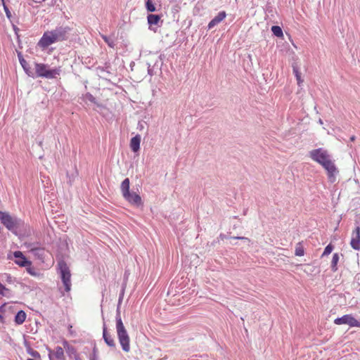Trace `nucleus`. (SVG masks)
I'll use <instances>...</instances> for the list:
<instances>
[{"mask_svg":"<svg viewBox=\"0 0 360 360\" xmlns=\"http://www.w3.org/2000/svg\"><path fill=\"white\" fill-rule=\"evenodd\" d=\"M334 323L336 325L347 324L350 327H360V322H359L352 314H346L342 317L335 319Z\"/></svg>","mask_w":360,"mask_h":360,"instance_id":"nucleus-7","label":"nucleus"},{"mask_svg":"<svg viewBox=\"0 0 360 360\" xmlns=\"http://www.w3.org/2000/svg\"><path fill=\"white\" fill-rule=\"evenodd\" d=\"M103 338L105 342L112 348H115V342L112 335L108 332L105 323L103 326Z\"/></svg>","mask_w":360,"mask_h":360,"instance_id":"nucleus-12","label":"nucleus"},{"mask_svg":"<svg viewBox=\"0 0 360 360\" xmlns=\"http://www.w3.org/2000/svg\"><path fill=\"white\" fill-rule=\"evenodd\" d=\"M339 261V255L338 253H335L333 255V259L331 261V269L333 271H336L338 270L337 264Z\"/></svg>","mask_w":360,"mask_h":360,"instance_id":"nucleus-22","label":"nucleus"},{"mask_svg":"<svg viewBox=\"0 0 360 360\" xmlns=\"http://www.w3.org/2000/svg\"><path fill=\"white\" fill-rule=\"evenodd\" d=\"M292 70L297 79V84L300 86L303 82V80L301 78V73L299 71V68L297 67V64L295 63L292 65Z\"/></svg>","mask_w":360,"mask_h":360,"instance_id":"nucleus-21","label":"nucleus"},{"mask_svg":"<svg viewBox=\"0 0 360 360\" xmlns=\"http://www.w3.org/2000/svg\"><path fill=\"white\" fill-rule=\"evenodd\" d=\"M98 356L96 354V348L94 349L93 354L90 356L89 360H97Z\"/></svg>","mask_w":360,"mask_h":360,"instance_id":"nucleus-34","label":"nucleus"},{"mask_svg":"<svg viewBox=\"0 0 360 360\" xmlns=\"http://www.w3.org/2000/svg\"><path fill=\"white\" fill-rule=\"evenodd\" d=\"M6 280L9 283H11L13 281V278L8 274L6 275Z\"/></svg>","mask_w":360,"mask_h":360,"instance_id":"nucleus-37","label":"nucleus"},{"mask_svg":"<svg viewBox=\"0 0 360 360\" xmlns=\"http://www.w3.org/2000/svg\"><path fill=\"white\" fill-rule=\"evenodd\" d=\"M58 266L65 290L66 292H69L71 289V274L69 267L64 261L59 262Z\"/></svg>","mask_w":360,"mask_h":360,"instance_id":"nucleus-5","label":"nucleus"},{"mask_svg":"<svg viewBox=\"0 0 360 360\" xmlns=\"http://www.w3.org/2000/svg\"><path fill=\"white\" fill-rule=\"evenodd\" d=\"M231 238L232 239L243 240H245V241H248V242L250 241L249 238H248L246 237H243V236H236V237H232Z\"/></svg>","mask_w":360,"mask_h":360,"instance_id":"nucleus-35","label":"nucleus"},{"mask_svg":"<svg viewBox=\"0 0 360 360\" xmlns=\"http://www.w3.org/2000/svg\"><path fill=\"white\" fill-rule=\"evenodd\" d=\"M63 347L65 349L66 352L68 354V355H70V356L74 355L75 356V354H77V350L75 348V347L69 345V343L67 341L63 342Z\"/></svg>","mask_w":360,"mask_h":360,"instance_id":"nucleus-20","label":"nucleus"},{"mask_svg":"<svg viewBox=\"0 0 360 360\" xmlns=\"http://www.w3.org/2000/svg\"><path fill=\"white\" fill-rule=\"evenodd\" d=\"M74 357H75V360H82V359L79 357V354H75V355L74 356Z\"/></svg>","mask_w":360,"mask_h":360,"instance_id":"nucleus-39","label":"nucleus"},{"mask_svg":"<svg viewBox=\"0 0 360 360\" xmlns=\"http://www.w3.org/2000/svg\"><path fill=\"white\" fill-rule=\"evenodd\" d=\"M29 353L34 358H36V359L40 358L39 353L37 351H36V350H31Z\"/></svg>","mask_w":360,"mask_h":360,"instance_id":"nucleus-32","label":"nucleus"},{"mask_svg":"<svg viewBox=\"0 0 360 360\" xmlns=\"http://www.w3.org/2000/svg\"><path fill=\"white\" fill-rule=\"evenodd\" d=\"M148 23L149 25V28L154 32L156 31V29L153 28V25H156L158 27H160V22L162 24V21L160 20V15L156 14H149L147 16Z\"/></svg>","mask_w":360,"mask_h":360,"instance_id":"nucleus-10","label":"nucleus"},{"mask_svg":"<svg viewBox=\"0 0 360 360\" xmlns=\"http://www.w3.org/2000/svg\"><path fill=\"white\" fill-rule=\"evenodd\" d=\"M51 352H51V349H49V359H50L51 360Z\"/></svg>","mask_w":360,"mask_h":360,"instance_id":"nucleus-43","label":"nucleus"},{"mask_svg":"<svg viewBox=\"0 0 360 360\" xmlns=\"http://www.w3.org/2000/svg\"><path fill=\"white\" fill-rule=\"evenodd\" d=\"M2 3V6L4 5V3H6V0H1Z\"/></svg>","mask_w":360,"mask_h":360,"instance_id":"nucleus-44","label":"nucleus"},{"mask_svg":"<svg viewBox=\"0 0 360 360\" xmlns=\"http://www.w3.org/2000/svg\"><path fill=\"white\" fill-rule=\"evenodd\" d=\"M27 271L31 275H33V276L36 275V273H35L34 270L32 268H31V267H27Z\"/></svg>","mask_w":360,"mask_h":360,"instance_id":"nucleus-36","label":"nucleus"},{"mask_svg":"<svg viewBox=\"0 0 360 360\" xmlns=\"http://www.w3.org/2000/svg\"><path fill=\"white\" fill-rule=\"evenodd\" d=\"M295 254L296 256H303L304 255V250L300 243L297 244Z\"/></svg>","mask_w":360,"mask_h":360,"instance_id":"nucleus-28","label":"nucleus"},{"mask_svg":"<svg viewBox=\"0 0 360 360\" xmlns=\"http://www.w3.org/2000/svg\"><path fill=\"white\" fill-rule=\"evenodd\" d=\"M18 58H19V61H20V65H22V68L24 69V70L25 71V72L29 75L30 76L31 75V71H30V68L29 66V64L27 63V62L24 59V58L22 57V56L21 55V53H18Z\"/></svg>","mask_w":360,"mask_h":360,"instance_id":"nucleus-18","label":"nucleus"},{"mask_svg":"<svg viewBox=\"0 0 360 360\" xmlns=\"http://www.w3.org/2000/svg\"><path fill=\"white\" fill-rule=\"evenodd\" d=\"M122 295H120V297H119V304L121 302L122 300Z\"/></svg>","mask_w":360,"mask_h":360,"instance_id":"nucleus-42","label":"nucleus"},{"mask_svg":"<svg viewBox=\"0 0 360 360\" xmlns=\"http://www.w3.org/2000/svg\"><path fill=\"white\" fill-rule=\"evenodd\" d=\"M116 330L120 344L123 351L128 352L130 350V340L127 331L123 324L120 316V306L117 308Z\"/></svg>","mask_w":360,"mask_h":360,"instance_id":"nucleus-3","label":"nucleus"},{"mask_svg":"<svg viewBox=\"0 0 360 360\" xmlns=\"http://www.w3.org/2000/svg\"><path fill=\"white\" fill-rule=\"evenodd\" d=\"M26 314L24 311H19L15 316V322L18 325L22 324L26 319Z\"/></svg>","mask_w":360,"mask_h":360,"instance_id":"nucleus-19","label":"nucleus"},{"mask_svg":"<svg viewBox=\"0 0 360 360\" xmlns=\"http://www.w3.org/2000/svg\"><path fill=\"white\" fill-rule=\"evenodd\" d=\"M129 186H130V181L129 178H126L123 180V181L121 184L120 189L122 194V196H127L129 195Z\"/></svg>","mask_w":360,"mask_h":360,"instance_id":"nucleus-17","label":"nucleus"},{"mask_svg":"<svg viewBox=\"0 0 360 360\" xmlns=\"http://www.w3.org/2000/svg\"><path fill=\"white\" fill-rule=\"evenodd\" d=\"M356 226L355 229L352 231V239L350 242V245L352 248L355 250H360V225L359 222L356 221Z\"/></svg>","mask_w":360,"mask_h":360,"instance_id":"nucleus-8","label":"nucleus"},{"mask_svg":"<svg viewBox=\"0 0 360 360\" xmlns=\"http://www.w3.org/2000/svg\"><path fill=\"white\" fill-rule=\"evenodd\" d=\"M6 311V304H2L0 307V322L4 323V319L3 316V314Z\"/></svg>","mask_w":360,"mask_h":360,"instance_id":"nucleus-31","label":"nucleus"},{"mask_svg":"<svg viewBox=\"0 0 360 360\" xmlns=\"http://www.w3.org/2000/svg\"><path fill=\"white\" fill-rule=\"evenodd\" d=\"M226 16L225 11H220L208 24V29L211 30L214 26L220 23Z\"/></svg>","mask_w":360,"mask_h":360,"instance_id":"nucleus-13","label":"nucleus"},{"mask_svg":"<svg viewBox=\"0 0 360 360\" xmlns=\"http://www.w3.org/2000/svg\"><path fill=\"white\" fill-rule=\"evenodd\" d=\"M4 291H8V289L0 283V295H5Z\"/></svg>","mask_w":360,"mask_h":360,"instance_id":"nucleus-33","label":"nucleus"},{"mask_svg":"<svg viewBox=\"0 0 360 360\" xmlns=\"http://www.w3.org/2000/svg\"><path fill=\"white\" fill-rule=\"evenodd\" d=\"M148 74L152 76L153 75V70L151 68H150V67H148Z\"/></svg>","mask_w":360,"mask_h":360,"instance_id":"nucleus-38","label":"nucleus"},{"mask_svg":"<svg viewBox=\"0 0 360 360\" xmlns=\"http://www.w3.org/2000/svg\"><path fill=\"white\" fill-rule=\"evenodd\" d=\"M101 37L103 38V39L105 41V42L107 43V44L110 47L114 48V46H115V41H114V39L112 38L107 37V36L103 35V34L101 35Z\"/></svg>","mask_w":360,"mask_h":360,"instance_id":"nucleus-25","label":"nucleus"},{"mask_svg":"<svg viewBox=\"0 0 360 360\" xmlns=\"http://www.w3.org/2000/svg\"><path fill=\"white\" fill-rule=\"evenodd\" d=\"M70 30L68 27H58L51 31L46 32L39 44L43 48H46L55 42L66 40L68 38Z\"/></svg>","mask_w":360,"mask_h":360,"instance_id":"nucleus-2","label":"nucleus"},{"mask_svg":"<svg viewBox=\"0 0 360 360\" xmlns=\"http://www.w3.org/2000/svg\"><path fill=\"white\" fill-rule=\"evenodd\" d=\"M333 250V245L331 244H328L325 250L321 255V257L326 256L329 255Z\"/></svg>","mask_w":360,"mask_h":360,"instance_id":"nucleus-29","label":"nucleus"},{"mask_svg":"<svg viewBox=\"0 0 360 360\" xmlns=\"http://www.w3.org/2000/svg\"><path fill=\"white\" fill-rule=\"evenodd\" d=\"M140 143H141V136L136 135L131 139L130 141V148L131 150L134 153L137 152L140 149Z\"/></svg>","mask_w":360,"mask_h":360,"instance_id":"nucleus-16","label":"nucleus"},{"mask_svg":"<svg viewBox=\"0 0 360 360\" xmlns=\"http://www.w3.org/2000/svg\"><path fill=\"white\" fill-rule=\"evenodd\" d=\"M61 72L60 67L56 68L53 69H48L46 74H44V78L46 79H54L60 75Z\"/></svg>","mask_w":360,"mask_h":360,"instance_id":"nucleus-15","label":"nucleus"},{"mask_svg":"<svg viewBox=\"0 0 360 360\" xmlns=\"http://www.w3.org/2000/svg\"><path fill=\"white\" fill-rule=\"evenodd\" d=\"M309 155L311 160L320 164L327 171L329 181L334 183L338 169L332 161L331 155L328 150L319 148L309 151Z\"/></svg>","mask_w":360,"mask_h":360,"instance_id":"nucleus-1","label":"nucleus"},{"mask_svg":"<svg viewBox=\"0 0 360 360\" xmlns=\"http://www.w3.org/2000/svg\"><path fill=\"white\" fill-rule=\"evenodd\" d=\"M13 255L16 259L15 263L19 266L26 267L31 264V262L28 261L20 251H15Z\"/></svg>","mask_w":360,"mask_h":360,"instance_id":"nucleus-11","label":"nucleus"},{"mask_svg":"<svg viewBox=\"0 0 360 360\" xmlns=\"http://www.w3.org/2000/svg\"><path fill=\"white\" fill-rule=\"evenodd\" d=\"M84 98L87 100H89L90 102L96 104L98 107H103L101 104H99L96 102V98L90 93H86L84 95Z\"/></svg>","mask_w":360,"mask_h":360,"instance_id":"nucleus-26","label":"nucleus"},{"mask_svg":"<svg viewBox=\"0 0 360 360\" xmlns=\"http://www.w3.org/2000/svg\"><path fill=\"white\" fill-rule=\"evenodd\" d=\"M146 8L148 12H154L156 11L155 4L152 0H147L146 2Z\"/></svg>","mask_w":360,"mask_h":360,"instance_id":"nucleus-27","label":"nucleus"},{"mask_svg":"<svg viewBox=\"0 0 360 360\" xmlns=\"http://www.w3.org/2000/svg\"><path fill=\"white\" fill-rule=\"evenodd\" d=\"M0 221L8 230L15 235H18V231L24 226V221L21 219L6 212L0 211Z\"/></svg>","mask_w":360,"mask_h":360,"instance_id":"nucleus-4","label":"nucleus"},{"mask_svg":"<svg viewBox=\"0 0 360 360\" xmlns=\"http://www.w3.org/2000/svg\"><path fill=\"white\" fill-rule=\"evenodd\" d=\"M25 245L37 259L44 261L45 249L39 246V243H25Z\"/></svg>","mask_w":360,"mask_h":360,"instance_id":"nucleus-6","label":"nucleus"},{"mask_svg":"<svg viewBox=\"0 0 360 360\" xmlns=\"http://www.w3.org/2000/svg\"><path fill=\"white\" fill-rule=\"evenodd\" d=\"M271 32L273 34L278 37H282L283 36L282 29L278 25H274L271 27Z\"/></svg>","mask_w":360,"mask_h":360,"instance_id":"nucleus-23","label":"nucleus"},{"mask_svg":"<svg viewBox=\"0 0 360 360\" xmlns=\"http://www.w3.org/2000/svg\"><path fill=\"white\" fill-rule=\"evenodd\" d=\"M13 30L15 32V33H17V32L19 30V29L15 25H13Z\"/></svg>","mask_w":360,"mask_h":360,"instance_id":"nucleus-40","label":"nucleus"},{"mask_svg":"<svg viewBox=\"0 0 360 360\" xmlns=\"http://www.w3.org/2000/svg\"><path fill=\"white\" fill-rule=\"evenodd\" d=\"M355 139H356V138H355V136H352L350 137V141H354L355 140Z\"/></svg>","mask_w":360,"mask_h":360,"instance_id":"nucleus-41","label":"nucleus"},{"mask_svg":"<svg viewBox=\"0 0 360 360\" xmlns=\"http://www.w3.org/2000/svg\"><path fill=\"white\" fill-rule=\"evenodd\" d=\"M123 198L130 204L136 206H140L143 204L141 196L134 192H129L127 196H123Z\"/></svg>","mask_w":360,"mask_h":360,"instance_id":"nucleus-9","label":"nucleus"},{"mask_svg":"<svg viewBox=\"0 0 360 360\" xmlns=\"http://www.w3.org/2000/svg\"><path fill=\"white\" fill-rule=\"evenodd\" d=\"M54 354L56 359H62L64 357L63 349L60 346H57L55 349Z\"/></svg>","mask_w":360,"mask_h":360,"instance_id":"nucleus-24","label":"nucleus"},{"mask_svg":"<svg viewBox=\"0 0 360 360\" xmlns=\"http://www.w3.org/2000/svg\"><path fill=\"white\" fill-rule=\"evenodd\" d=\"M3 7H4V10L5 13H6V15L7 18L11 20V17H12V15H11V13L8 7L6 4V3H4Z\"/></svg>","mask_w":360,"mask_h":360,"instance_id":"nucleus-30","label":"nucleus"},{"mask_svg":"<svg viewBox=\"0 0 360 360\" xmlns=\"http://www.w3.org/2000/svg\"><path fill=\"white\" fill-rule=\"evenodd\" d=\"M49 65L44 63H35V72L38 77H44V74L49 69Z\"/></svg>","mask_w":360,"mask_h":360,"instance_id":"nucleus-14","label":"nucleus"}]
</instances>
